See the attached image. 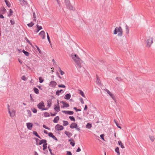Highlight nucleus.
<instances>
[{"instance_id": "obj_1", "label": "nucleus", "mask_w": 155, "mask_h": 155, "mask_svg": "<svg viewBox=\"0 0 155 155\" xmlns=\"http://www.w3.org/2000/svg\"><path fill=\"white\" fill-rule=\"evenodd\" d=\"M72 58L76 64V66L77 67L80 68L81 67V60L76 54H74V55L73 54L71 55Z\"/></svg>"}, {"instance_id": "obj_2", "label": "nucleus", "mask_w": 155, "mask_h": 155, "mask_svg": "<svg viewBox=\"0 0 155 155\" xmlns=\"http://www.w3.org/2000/svg\"><path fill=\"white\" fill-rule=\"evenodd\" d=\"M119 32L118 34V36H121L123 34L122 29L120 26H119L118 28L116 27L114 31V34L116 35L117 34V32Z\"/></svg>"}, {"instance_id": "obj_3", "label": "nucleus", "mask_w": 155, "mask_h": 155, "mask_svg": "<svg viewBox=\"0 0 155 155\" xmlns=\"http://www.w3.org/2000/svg\"><path fill=\"white\" fill-rule=\"evenodd\" d=\"M64 2L67 8L70 10H73V7L71 5L69 0H64Z\"/></svg>"}, {"instance_id": "obj_4", "label": "nucleus", "mask_w": 155, "mask_h": 155, "mask_svg": "<svg viewBox=\"0 0 155 155\" xmlns=\"http://www.w3.org/2000/svg\"><path fill=\"white\" fill-rule=\"evenodd\" d=\"M153 42V39L151 38H149L146 41L147 46L148 47H150Z\"/></svg>"}, {"instance_id": "obj_5", "label": "nucleus", "mask_w": 155, "mask_h": 155, "mask_svg": "<svg viewBox=\"0 0 155 155\" xmlns=\"http://www.w3.org/2000/svg\"><path fill=\"white\" fill-rule=\"evenodd\" d=\"M105 91L107 92V94H108L112 97V98L114 101L116 102V100L114 96L107 89H105Z\"/></svg>"}, {"instance_id": "obj_6", "label": "nucleus", "mask_w": 155, "mask_h": 155, "mask_svg": "<svg viewBox=\"0 0 155 155\" xmlns=\"http://www.w3.org/2000/svg\"><path fill=\"white\" fill-rule=\"evenodd\" d=\"M55 129L56 130H61L63 129V127L62 125H60L59 124H58L56 125Z\"/></svg>"}, {"instance_id": "obj_7", "label": "nucleus", "mask_w": 155, "mask_h": 155, "mask_svg": "<svg viewBox=\"0 0 155 155\" xmlns=\"http://www.w3.org/2000/svg\"><path fill=\"white\" fill-rule=\"evenodd\" d=\"M26 125L27 128L28 129L31 130L32 129L33 124L32 123H28L26 124Z\"/></svg>"}, {"instance_id": "obj_8", "label": "nucleus", "mask_w": 155, "mask_h": 155, "mask_svg": "<svg viewBox=\"0 0 155 155\" xmlns=\"http://www.w3.org/2000/svg\"><path fill=\"white\" fill-rule=\"evenodd\" d=\"M62 112L67 114H69L70 115H72L74 113V112L72 111H66V110H62Z\"/></svg>"}, {"instance_id": "obj_9", "label": "nucleus", "mask_w": 155, "mask_h": 155, "mask_svg": "<svg viewBox=\"0 0 155 155\" xmlns=\"http://www.w3.org/2000/svg\"><path fill=\"white\" fill-rule=\"evenodd\" d=\"M45 105L44 104V103L43 102H41L39 104H38L37 105V107L38 108L40 109H41L42 110V107H44Z\"/></svg>"}, {"instance_id": "obj_10", "label": "nucleus", "mask_w": 155, "mask_h": 155, "mask_svg": "<svg viewBox=\"0 0 155 155\" xmlns=\"http://www.w3.org/2000/svg\"><path fill=\"white\" fill-rule=\"evenodd\" d=\"M61 103H62V104L63 105V106H61V107H67L69 106L68 104L65 101H62L61 102Z\"/></svg>"}, {"instance_id": "obj_11", "label": "nucleus", "mask_w": 155, "mask_h": 155, "mask_svg": "<svg viewBox=\"0 0 155 155\" xmlns=\"http://www.w3.org/2000/svg\"><path fill=\"white\" fill-rule=\"evenodd\" d=\"M57 83L54 81H51L50 82V86L51 87H54L57 85Z\"/></svg>"}, {"instance_id": "obj_12", "label": "nucleus", "mask_w": 155, "mask_h": 155, "mask_svg": "<svg viewBox=\"0 0 155 155\" xmlns=\"http://www.w3.org/2000/svg\"><path fill=\"white\" fill-rule=\"evenodd\" d=\"M20 2V4L23 6L27 4V2L25 0H19Z\"/></svg>"}, {"instance_id": "obj_13", "label": "nucleus", "mask_w": 155, "mask_h": 155, "mask_svg": "<svg viewBox=\"0 0 155 155\" xmlns=\"http://www.w3.org/2000/svg\"><path fill=\"white\" fill-rule=\"evenodd\" d=\"M39 35L41 36L42 37V39H44L45 38V32L44 31H41L39 33Z\"/></svg>"}, {"instance_id": "obj_14", "label": "nucleus", "mask_w": 155, "mask_h": 155, "mask_svg": "<svg viewBox=\"0 0 155 155\" xmlns=\"http://www.w3.org/2000/svg\"><path fill=\"white\" fill-rule=\"evenodd\" d=\"M149 138L152 142L155 141V137L153 135H150L149 136Z\"/></svg>"}, {"instance_id": "obj_15", "label": "nucleus", "mask_w": 155, "mask_h": 155, "mask_svg": "<svg viewBox=\"0 0 155 155\" xmlns=\"http://www.w3.org/2000/svg\"><path fill=\"white\" fill-rule=\"evenodd\" d=\"M64 133L68 137H70L72 136L71 133L68 131H66Z\"/></svg>"}, {"instance_id": "obj_16", "label": "nucleus", "mask_w": 155, "mask_h": 155, "mask_svg": "<svg viewBox=\"0 0 155 155\" xmlns=\"http://www.w3.org/2000/svg\"><path fill=\"white\" fill-rule=\"evenodd\" d=\"M37 29L36 30V32H38L40 30L42 29V28L41 26H39L38 24L36 25Z\"/></svg>"}, {"instance_id": "obj_17", "label": "nucleus", "mask_w": 155, "mask_h": 155, "mask_svg": "<svg viewBox=\"0 0 155 155\" xmlns=\"http://www.w3.org/2000/svg\"><path fill=\"white\" fill-rule=\"evenodd\" d=\"M71 97V95L70 93L67 94H66L64 97V98L67 100L69 99Z\"/></svg>"}, {"instance_id": "obj_18", "label": "nucleus", "mask_w": 155, "mask_h": 155, "mask_svg": "<svg viewBox=\"0 0 155 155\" xmlns=\"http://www.w3.org/2000/svg\"><path fill=\"white\" fill-rule=\"evenodd\" d=\"M54 109L55 111L57 112L59 111L60 110V107L58 105L57 106L56 105H55Z\"/></svg>"}, {"instance_id": "obj_19", "label": "nucleus", "mask_w": 155, "mask_h": 155, "mask_svg": "<svg viewBox=\"0 0 155 155\" xmlns=\"http://www.w3.org/2000/svg\"><path fill=\"white\" fill-rule=\"evenodd\" d=\"M77 127V125L75 123H72L70 127L71 128L73 129L75 128H76Z\"/></svg>"}, {"instance_id": "obj_20", "label": "nucleus", "mask_w": 155, "mask_h": 155, "mask_svg": "<svg viewBox=\"0 0 155 155\" xmlns=\"http://www.w3.org/2000/svg\"><path fill=\"white\" fill-rule=\"evenodd\" d=\"M6 9L4 7H3L0 10V12L1 14H4L6 12Z\"/></svg>"}, {"instance_id": "obj_21", "label": "nucleus", "mask_w": 155, "mask_h": 155, "mask_svg": "<svg viewBox=\"0 0 155 155\" xmlns=\"http://www.w3.org/2000/svg\"><path fill=\"white\" fill-rule=\"evenodd\" d=\"M48 135L49 137H52L54 139L57 140L56 137L53 135L52 133H49L48 134Z\"/></svg>"}, {"instance_id": "obj_22", "label": "nucleus", "mask_w": 155, "mask_h": 155, "mask_svg": "<svg viewBox=\"0 0 155 155\" xmlns=\"http://www.w3.org/2000/svg\"><path fill=\"white\" fill-rule=\"evenodd\" d=\"M97 80L96 81V83L100 85L101 84V81L99 79L98 76L96 74Z\"/></svg>"}, {"instance_id": "obj_23", "label": "nucleus", "mask_w": 155, "mask_h": 155, "mask_svg": "<svg viewBox=\"0 0 155 155\" xmlns=\"http://www.w3.org/2000/svg\"><path fill=\"white\" fill-rule=\"evenodd\" d=\"M118 144L119 145H120V147L121 148H122L123 149L124 148V146L123 144L122 143L121 141L119 140V141H118Z\"/></svg>"}, {"instance_id": "obj_24", "label": "nucleus", "mask_w": 155, "mask_h": 155, "mask_svg": "<svg viewBox=\"0 0 155 155\" xmlns=\"http://www.w3.org/2000/svg\"><path fill=\"white\" fill-rule=\"evenodd\" d=\"M8 110L10 116H12L15 115V110H12V112L11 113L8 108Z\"/></svg>"}, {"instance_id": "obj_25", "label": "nucleus", "mask_w": 155, "mask_h": 155, "mask_svg": "<svg viewBox=\"0 0 155 155\" xmlns=\"http://www.w3.org/2000/svg\"><path fill=\"white\" fill-rule=\"evenodd\" d=\"M64 91L62 89H61L60 90H58L56 92V94L57 95L59 96L60 95V93L61 92L63 93Z\"/></svg>"}, {"instance_id": "obj_26", "label": "nucleus", "mask_w": 155, "mask_h": 155, "mask_svg": "<svg viewBox=\"0 0 155 155\" xmlns=\"http://www.w3.org/2000/svg\"><path fill=\"white\" fill-rule=\"evenodd\" d=\"M86 127L87 129H90L92 127V124L88 123L86 125Z\"/></svg>"}, {"instance_id": "obj_27", "label": "nucleus", "mask_w": 155, "mask_h": 155, "mask_svg": "<svg viewBox=\"0 0 155 155\" xmlns=\"http://www.w3.org/2000/svg\"><path fill=\"white\" fill-rule=\"evenodd\" d=\"M33 90L35 94H39V90L36 87H34L33 88Z\"/></svg>"}, {"instance_id": "obj_28", "label": "nucleus", "mask_w": 155, "mask_h": 155, "mask_svg": "<svg viewBox=\"0 0 155 155\" xmlns=\"http://www.w3.org/2000/svg\"><path fill=\"white\" fill-rule=\"evenodd\" d=\"M46 142V140H40V142L39 143V145H40L42 144V143H44Z\"/></svg>"}, {"instance_id": "obj_29", "label": "nucleus", "mask_w": 155, "mask_h": 155, "mask_svg": "<svg viewBox=\"0 0 155 155\" xmlns=\"http://www.w3.org/2000/svg\"><path fill=\"white\" fill-rule=\"evenodd\" d=\"M115 151L117 153V155H120V152L119 151V149L118 147H117L115 149Z\"/></svg>"}, {"instance_id": "obj_30", "label": "nucleus", "mask_w": 155, "mask_h": 155, "mask_svg": "<svg viewBox=\"0 0 155 155\" xmlns=\"http://www.w3.org/2000/svg\"><path fill=\"white\" fill-rule=\"evenodd\" d=\"M22 51L26 56H29V53L28 52L25 51L24 50H23Z\"/></svg>"}, {"instance_id": "obj_31", "label": "nucleus", "mask_w": 155, "mask_h": 155, "mask_svg": "<svg viewBox=\"0 0 155 155\" xmlns=\"http://www.w3.org/2000/svg\"><path fill=\"white\" fill-rule=\"evenodd\" d=\"M59 120V117H56L53 120V122L55 123H57Z\"/></svg>"}, {"instance_id": "obj_32", "label": "nucleus", "mask_w": 155, "mask_h": 155, "mask_svg": "<svg viewBox=\"0 0 155 155\" xmlns=\"http://www.w3.org/2000/svg\"><path fill=\"white\" fill-rule=\"evenodd\" d=\"M47 143H46V142L44 143L43 145V150H45L47 148Z\"/></svg>"}, {"instance_id": "obj_33", "label": "nucleus", "mask_w": 155, "mask_h": 155, "mask_svg": "<svg viewBox=\"0 0 155 155\" xmlns=\"http://www.w3.org/2000/svg\"><path fill=\"white\" fill-rule=\"evenodd\" d=\"M125 27L126 33L127 34H129V27L127 25H126Z\"/></svg>"}, {"instance_id": "obj_34", "label": "nucleus", "mask_w": 155, "mask_h": 155, "mask_svg": "<svg viewBox=\"0 0 155 155\" xmlns=\"http://www.w3.org/2000/svg\"><path fill=\"white\" fill-rule=\"evenodd\" d=\"M33 133L34 135H35L37 137L39 138L40 139L41 138L38 135V134L35 131H33Z\"/></svg>"}, {"instance_id": "obj_35", "label": "nucleus", "mask_w": 155, "mask_h": 155, "mask_svg": "<svg viewBox=\"0 0 155 155\" xmlns=\"http://www.w3.org/2000/svg\"><path fill=\"white\" fill-rule=\"evenodd\" d=\"M34 25V23L33 22H31L30 23L27 24V25L29 27H31Z\"/></svg>"}, {"instance_id": "obj_36", "label": "nucleus", "mask_w": 155, "mask_h": 155, "mask_svg": "<svg viewBox=\"0 0 155 155\" xmlns=\"http://www.w3.org/2000/svg\"><path fill=\"white\" fill-rule=\"evenodd\" d=\"M13 12L12 10V9H10L9 10V14H8V17H10L11 16H12V13Z\"/></svg>"}, {"instance_id": "obj_37", "label": "nucleus", "mask_w": 155, "mask_h": 155, "mask_svg": "<svg viewBox=\"0 0 155 155\" xmlns=\"http://www.w3.org/2000/svg\"><path fill=\"white\" fill-rule=\"evenodd\" d=\"M79 91H80V94L83 97H85V96L84 92L81 90H79Z\"/></svg>"}, {"instance_id": "obj_38", "label": "nucleus", "mask_w": 155, "mask_h": 155, "mask_svg": "<svg viewBox=\"0 0 155 155\" xmlns=\"http://www.w3.org/2000/svg\"><path fill=\"white\" fill-rule=\"evenodd\" d=\"M38 79L39 80V82L41 83H42L44 81V80L41 77H39Z\"/></svg>"}, {"instance_id": "obj_39", "label": "nucleus", "mask_w": 155, "mask_h": 155, "mask_svg": "<svg viewBox=\"0 0 155 155\" xmlns=\"http://www.w3.org/2000/svg\"><path fill=\"white\" fill-rule=\"evenodd\" d=\"M33 17L34 18L33 21H36V16L35 14V12H33Z\"/></svg>"}, {"instance_id": "obj_40", "label": "nucleus", "mask_w": 155, "mask_h": 155, "mask_svg": "<svg viewBox=\"0 0 155 155\" xmlns=\"http://www.w3.org/2000/svg\"><path fill=\"white\" fill-rule=\"evenodd\" d=\"M35 46L37 48V49L39 52V53L40 54H41L42 53V52L41 51V50L36 45H35Z\"/></svg>"}, {"instance_id": "obj_41", "label": "nucleus", "mask_w": 155, "mask_h": 155, "mask_svg": "<svg viewBox=\"0 0 155 155\" xmlns=\"http://www.w3.org/2000/svg\"><path fill=\"white\" fill-rule=\"evenodd\" d=\"M58 86L59 87H62V88H65L66 87L63 84H58Z\"/></svg>"}, {"instance_id": "obj_42", "label": "nucleus", "mask_w": 155, "mask_h": 155, "mask_svg": "<svg viewBox=\"0 0 155 155\" xmlns=\"http://www.w3.org/2000/svg\"><path fill=\"white\" fill-rule=\"evenodd\" d=\"M68 124V123L67 121H63V125L64 126H67Z\"/></svg>"}, {"instance_id": "obj_43", "label": "nucleus", "mask_w": 155, "mask_h": 155, "mask_svg": "<svg viewBox=\"0 0 155 155\" xmlns=\"http://www.w3.org/2000/svg\"><path fill=\"white\" fill-rule=\"evenodd\" d=\"M6 4L7 5V6L9 8L11 6V4L9 2H5Z\"/></svg>"}, {"instance_id": "obj_44", "label": "nucleus", "mask_w": 155, "mask_h": 155, "mask_svg": "<svg viewBox=\"0 0 155 155\" xmlns=\"http://www.w3.org/2000/svg\"><path fill=\"white\" fill-rule=\"evenodd\" d=\"M47 37L48 40L49 42V43L50 44H51V41H50V37H49V36L48 35V33H47Z\"/></svg>"}, {"instance_id": "obj_45", "label": "nucleus", "mask_w": 155, "mask_h": 155, "mask_svg": "<svg viewBox=\"0 0 155 155\" xmlns=\"http://www.w3.org/2000/svg\"><path fill=\"white\" fill-rule=\"evenodd\" d=\"M116 79L119 81H122V79L120 77H117L116 78Z\"/></svg>"}, {"instance_id": "obj_46", "label": "nucleus", "mask_w": 155, "mask_h": 155, "mask_svg": "<svg viewBox=\"0 0 155 155\" xmlns=\"http://www.w3.org/2000/svg\"><path fill=\"white\" fill-rule=\"evenodd\" d=\"M25 39L26 41L30 45H32L31 43L30 42V41L28 40V39L26 37L25 38Z\"/></svg>"}, {"instance_id": "obj_47", "label": "nucleus", "mask_w": 155, "mask_h": 155, "mask_svg": "<svg viewBox=\"0 0 155 155\" xmlns=\"http://www.w3.org/2000/svg\"><path fill=\"white\" fill-rule=\"evenodd\" d=\"M59 69H60L59 70V71L60 72V73H61V75H62L63 74H64V72L63 71H62L61 69V68H59Z\"/></svg>"}, {"instance_id": "obj_48", "label": "nucleus", "mask_w": 155, "mask_h": 155, "mask_svg": "<svg viewBox=\"0 0 155 155\" xmlns=\"http://www.w3.org/2000/svg\"><path fill=\"white\" fill-rule=\"evenodd\" d=\"M21 79L24 81H26L27 79L25 76H23L21 77Z\"/></svg>"}, {"instance_id": "obj_49", "label": "nucleus", "mask_w": 155, "mask_h": 155, "mask_svg": "<svg viewBox=\"0 0 155 155\" xmlns=\"http://www.w3.org/2000/svg\"><path fill=\"white\" fill-rule=\"evenodd\" d=\"M100 137L101 138L104 140L105 141L104 138V134H102L100 135Z\"/></svg>"}, {"instance_id": "obj_50", "label": "nucleus", "mask_w": 155, "mask_h": 155, "mask_svg": "<svg viewBox=\"0 0 155 155\" xmlns=\"http://www.w3.org/2000/svg\"><path fill=\"white\" fill-rule=\"evenodd\" d=\"M74 109L77 112V111H81V110L80 109H78L77 108V107H74Z\"/></svg>"}, {"instance_id": "obj_51", "label": "nucleus", "mask_w": 155, "mask_h": 155, "mask_svg": "<svg viewBox=\"0 0 155 155\" xmlns=\"http://www.w3.org/2000/svg\"><path fill=\"white\" fill-rule=\"evenodd\" d=\"M44 116H50V115L49 113L46 112L44 113Z\"/></svg>"}, {"instance_id": "obj_52", "label": "nucleus", "mask_w": 155, "mask_h": 155, "mask_svg": "<svg viewBox=\"0 0 155 155\" xmlns=\"http://www.w3.org/2000/svg\"><path fill=\"white\" fill-rule=\"evenodd\" d=\"M27 112L28 114V116H30L31 115V112L30 110H28Z\"/></svg>"}, {"instance_id": "obj_53", "label": "nucleus", "mask_w": 155, "mask_h": 155, "mask_svg": "<svg viewBox=\"0 0 155 155\" xmlns=\"http://www.w3.org/2000/svg\"><path fill=\"white\" fill-rule=\"evenodd\" d=\"M32 110L33 112L34 113H36L37 112V109L34 108H33V109H32Z\"/></svg>"}, {"instance_id": "obj_54", "label": "nucleus", "mask_w": 155, "mask_h": 155, "mask_svg": "<svg viewBox=\"0 0 155 155\" xmlns=\"http://www.w3.org/2000/svg\"><path fill=\"white\" fill-rule=\"evenodd\" d=\"M10 21L11 25H14L15 24V22L14 21H13L12 20H10Z\"/></svg>"}, {"instance_id": "obj_55", "label": "nucleus", "mask_w": 155, "mask_h": 155, "mask_svg": "<svg viewBox=\"0 0 155 155\" xmlns=\"http://www.w3.org/2000/svg\"><path fill=\"white\" fill-rule=\"evenodd\" d=\"M67 155H72V154L70 151H67Z\"/></svg>"}, {"instance_id": "obj_56", "label": "nucleus", "mask_w": 155, "mask_h": 155, "mask_svg": "<svg viewBox=\"0 0 155 155\" xmlns=\"http://www.w3.org/2000/svg\"><path fill=\"white\" fill-rule=\"evenodd\" d=\"M43 127L44 128H45L47 129H48V130H50V129L48 127H47L44 124L43 125Z\"/></svg>"}, {"instance_id": "obj_57", "label": "nucleus", "mask_w": 155, "mask_h": 155, "mask_svg": "<svg viewBox=\"0 0 155 155\" xmlns=\"http://www.w3.org/2000/svg\"><path fill=\"white\" fill-rule=\"evenodd\" d=\"M80 100L81 102V103L82 104H84V101H83V99L82 98H81L80 99Z\"/></svg>"}, {"instance_id": "obj_58", "label": "nucleus", "mask_w": 155, "mask_h": 155, "mask_svg": "<svg viewBox=\"0 0 155 155\" xmlns=\"http://www.w3.org/2000/svg\"><path fill=\"white\" fill-rule=\"evenodd\" d=\"M71 120L75 121V119L74 117H69Z\"/></svg>"}, {"instance_id": "obj_59", "label": "nucleus", "mask_w": 155, "mask_h": 155, "mask_svg": "<svg viewBox=\"0 0 155 155\" xmlns=\"http://www.w3.org/2000/svg\"><path fill=\"white\" fill-rule=\"evenodd\" d=\"M81 151V149L80 147H78L77 150H76V152H80Z\"/></svg>"}, {"instance_id": "obj_60", "label": "nucleus", "mask_w": 155, "mask_h": 155, "mask_svg": "<svg viewBox=\"0 0 155 155\" xmlns=\"http://www.w3.org/2000/svg\"><path fill=\"white\" fill-rule=\"evenodd\" d=\"M2 14H0V18H4V17Z\"/></svg>"}, {"instance_id": "obj_61", "label": "nucleus", "mask_w": 155, "mask_h": 155, "mask_svg": "<svg viewBox=\"0 0 155 155\" xmlns=\"http://www.w3.org/2000/svg\"><path fill=\"white\" fill-rule=\"evenodd\" d=\"M87 105H85V107H84V110H87Z\"/></svg>"}, {"instance_id": "obj_62", "label": "nucleus", "mask_w": 155, "mask_h": 155, "mask_svg": "<svg viewBox=\"0 0 155 155\" xmlns=\"http://www.w3.org/2000/svg\"><path fill=\"white\" fill-rule=\"evenodd\" d=\"M70 144L72 145V146H74L75 143H74L73 142H71L70 143Z\"/></svg>"}, {"instance_id": "obj_63", "label": "nucleus", "mask_w": 155, "mask_h": 155, "mask_svg": "<svg viewBox=\"0 0 155 155\" xmlns=\"http://www.w3.org/2000/svg\"><path fill=\"white\" fill-rule=\"evenodd\" d=\"M51 116H54L57 114V113H55L54 114H52L51 113Z\"/></svg>"}, {"instance_id": "obj_64", "label": "nucleus", "mask_w": 155, "mask_h": 155, "mask_svg": "<svg viewBox=\"0 0 155 155\" xmlns=\"http://www.w3.org/2000/svg\"><path fill=\"white\" fill-rule=\"evenodd\" d=\"M52 62L53 63V64H56V62L54 60V59H53L52 60Z\"/></svg>"}]
</instances>
